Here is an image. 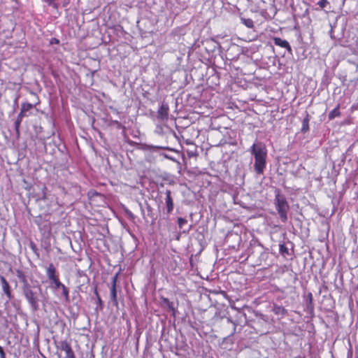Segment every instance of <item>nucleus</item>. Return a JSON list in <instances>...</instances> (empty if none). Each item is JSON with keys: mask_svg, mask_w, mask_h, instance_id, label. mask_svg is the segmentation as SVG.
Segmentation results:
<instances>
[{"mask_svg": "<svg viewBox=\"0 0 358 358\" xmlns=\"http://www.w3.org/2000/svg\"><path fill=\"white\" fill-rule=\"evenodd\" d=\"M341 115V113L339 111V106H338L336 108H334V110H332L329 113V120H333L334 119L335 117H339Z\"/></svg>", "mask_w": 358, "mask_h": 358, "instance_id": "ddd939ff", "label": "nucleus"}, {"mask_svg": "<svg viewBox=\"0 0 358 358\" xmlns=\"http://www.w3.org/2000/svg\"><path fill=\"white\" fill-rule=\"evenodd\" d=\"M50 44H59V41L56 38H52L50 39Z\"/></svg>", "mask_w": 358, "mask_h": 358, "instance_id": "5701e85b", "label": "nucleus"}, {"mask_svg": "<svg viewBox=\"0 0 358 358\" xmlns=\"http://www.w3.org/2000/svg\"><path fill=\"white\" fill-rule=\"evenodd\" d=\"M57 349L64 351L66 352V358H71L76 357L71 348V345L66 341H62L56 344Z\"/></svg>", "mask_w": 358, "mask_h": 358, "instance_id": "39448f33", "label": "nucleus"}, {"mask_svg": "<svg viewBox=\"0 0 358 358\" xmlns=\"http://www.w3.org/2000/svg\"><path fill=\"white\" fill-rule=\"evenodd\" d=\"M125 212L129 217L133 218V214L131 212L129 211L128 210H125Z\"/></svg>", "mask_w": 358, "mask_h": 358, "instance_id": "bb28decb", "label": "nucleus"}, {"mask_svg": "<svg viewBox=\"0 0 358 358\" xmlns=\"http://www.w3.org/2000/svg\"><path fill=\"white\" fill-rule=\"evenodd\" d=\"M61 289L62 290V295L64 297L65 301L69 302V295L68 288L64 285H63L62 286Z\"/></svg>", "mask_w": 358, "mask_h": 358, "instance_id": "f3484780", "label": "nucleus"}, {"mask_svg": "<svg viewBox=\"0 0 358 358\" xmlns=\"http://www.w3.org/2000/svg\"><path fill=\"white\" fill-rule=\"evenodd\" d=\"M308 122H309V118H308V115H307L306 117L304 118V120H303L302 129H301L302 131H306L308 130V129H309Z\"/></svg>", "mask_w": 358, "mask_h": 358, "instance_id": "6ab92c4d", "label": "nucleus"}, {"mask_svg": "<svg viewBox=\"0 0 358 358\" xmlns=\"http://www.w3.org/2000/svg\"><path fill=\"white\" fill-rule=\"evenodd\" d=\"M272 311L274 313V314L280 316L281 317H283L287 313V310L284 307L277 304H274L273 306Z\"/></svg>", "mask_w": 358, "mask_h": 358, "instance_id": "9b49d317", "label": "nucleus"}, {"mask_svg": "<svg viewBox=\"0 0 358 358\" xmlns=\"http://www.w3.org/2000/svg\"><path fill=\"white\" fill-rule=\"evenodd\" d=\"M187 220L184 219V218H182V217H179L178 219V227L180 229H182V227L187 224Z\"/></svg>", "mask_w": 358, "mask_h": 358, "instance_id": "412c9836", "label": "nucleus"}, {"mask_svg": "<svg viewBox=\"0 0 358 358\" xmlns=\"http://www.w3.org/2000/svg\"><path fill=\"white\" fill-rule=\"evenodd\" d=\"M33 107H34V105L31 103H22L20 112L18 114L17 117L15 122V129L16 134L17 135L20 134V124L22 121V118L24 117L28 116L27 113L28 111H29L30 110H31L33 108Z\"/></svg>", "mask_w": 358, "mask_h": 358, "instance_id": "20e7f679", "label": "nucleus"}, {"mask_svg": "<svg viewBox=\"0 0 358 358\" xmlns=\"http://www.w3.org/2000/svg\"><path fill=\"white\" fill-rule=\"evenodd\" d=\"M25 299L27 300L33 311L39 309V299L36 292H34L31 287L27 286L25 290L22 291Z\"/></svg>", "mask_w": 358, "mask_h": 358, "instance_id": "7ed1b4c3", "label": "nucleus"}, {"mask_svg": "<svg viewBox=\"0 0 358 358\" xmlns=\"http://www.w3.org/2000/svg\"><path fill=\"white\" fill-rule=\"evenodd\" d=\"M357 291H358V284H357Z\"/></svg>", "mask_w": 358, "mask_h": 358, "instance_id": "c756f323", "label": "nucleus"}, {"mask_svg": "<svg viewBox=\"0 0 358 358\" xmlns=\"http://www.w3.org/2000/svg\"><path fill=\"white\" fill-rule=\"evenodd\" d=\"M190 229H191V227H189L187 229V232H189V230H190Z\"/></svg>", "mask_w": 358, "mask_h": 358, "instance_id": "cd10ccee", "label": "nucleus"}, {"mask_svg": "<svg viewBox=\"0 0 358 358\" xmlns=\"http://www.w3.org/2000/svg\"><path fill=\"white\" fill-rule=\"evenodd\" d=\"M61 1H62L63 7H66L70 2V0H61Z\"/></svg>", "mask_w": 358, "mask_h": 358, "instance_id": "393cba45", "label": "nucleus"}, {"mask_svg": "<svg viewBox=\"0 0 358 358\" xmlns=\"http://www.w3.org/2000/svg\"><path fill=\"white\" fill-rule=\"evenodd\" d=\"M6 354L3 351V349L1 346H0V358H5Z\"/></svg>", "mask_w": 358, "mask_h": 358, "instance_id": "b1692460", "label": "nucleus"}, {"mask_svg": "<svg viewBox=\"0 0 358 358\" xmlns=\"http://www.w3.org/2000/svg\"><path fill=\"white\" fill-rule=\"evenodd\" d=\"M273 42L275 45L286 48L289 52L292 51L291 46L286 40L282 39L278 37H275L273 38Z\"/></svg>", "mask_w": 358, "mask_h": 358, "instance_id": "9d476101", "label": "nucleus"}, {"mask_svg": "<svg viewBox=\"0 0 358 358\" xmlns=\"http://www.w3.org/2000/svg\"><path fill=\"white\" fill-rule=\"evenodd\" d=\"M18 277L21 279V281L23 282L22 291L25 290L27 286L31 287V285L28 283L26 277L23 274L18 275Z\"/></svg>", "mask_w": 358, "mask_h": 358, "instance_id": "a211bd4d", "label": "nucleus"}, {"mask_svg": "<svg viewBox=\"0 0 358 358\" xmlns=\"http://www.w3.org/2000/svg\"><path fill=\"white\" fill-rule=\"evenodd\" d=\"M94 293H95V295L96 296L97 303H98V306L96 308V309L101 310L103 309V302H102V300H101V299L100 298V296L99 295V293L97 292L96 288L94 289Z\"/></svg>", "mask_w": 358, "mask_h": 358, "instance_id": "dca6fc26", "label": "nucleus"}, {"mask_svg": "<svg viewBox=\"0 0 358 358\" xmlns=\"http://www.w3.org/2000/svg\"><path fill=\"white\" fill-rule=\"evenodd\" d=\"M251 155L254 157V170L258 175L264 173L267 164V149L262 142H255L250 149Z\"/></svg>", "mask_w": 358, "mask_h": 358, "instance_id": "f257e3e1", "label": "nucleus"}, {"mask_svg": "<svg viewBox=\"0 0 358 358\" xmlns=\"http://www.w3.org/2000/svg\"><path fill=\"white\" fill-rule=\"evenodd\" d=\"M118 274L115 275L112 278L111 286L110 289V300L113 302V305L117 306V289H116V282L117 279Z\"/></svg>", "mask_w": 358, "mask_h": 358, "instance_id": "423d86ee", "label": "nucleus"}, {"mask_svg": "<svg viewBox=\"0 0 358 358\" xmlns=\"http://www.w3.org/2000/svg\"><path fill=\"white\" fill-rule=\"evenodd\" d=\"M328 3L327 0H320L317 4L321 8H324L326 7L327 4Z\"/></svg>", "mask_w": 358, "mask_h": 358, "instance_id": "4be33fe9", "label": "nucleus"}, {"mask_svg": "<svg viewBox=\"0 0 358 358\" xmlns=\"http://www.w3.org/2000/svg\"><path fill=\"white\" fill-rule=\"evenodd\" d=\"M135 148H136V149L138 148V147L137 146V145H136H136H135Z\"/></svg>", "mask_w": 358, "mask_h": 358, "instance_id": "c85d7f7f", "label": "nucleus"}, {"mask_svg": "<svg viewBox=\"0 0 358 358\" xmlns=\"http://www.w3.org/2000/svg\"><path fill=\"white\" fill-rule=\"evenodd\" d=\"M187 155L189 157L196 156V150L194 151H188Z\"/></svg>", "mask_w": 358, "mask_h": 358, "instance_id": "a878e982", "label": "nucleus"}, {"mask_svg": "<svg viewBox=\"0 0 358 358\" xmlns=\"http://www.w3.org/2000/svg\"><path fill=\"white\" fill-rule=\"evenodd\" d=\"M71 358H76V357H71Z\"/></svg>", "mask_w": 358, "mask_h": 358, "instance_id": "7c9ffc66", "label": "nucleus"}, {"mask_svg": "<svg viewBox=\"0 0 358 358\" xmlns=\"http://www.w3.org/2000/svg\"><path fill=\"white\" fill-rule=\"evenodd\" d=\"M171 193L170 190H166L165 192V194H166L165 201H166L168 213L171 212L173 208V203L172 198L171 196Z\"/></svg>", "mask_w": 358, "mask_h": 358, "instance_id": "f8f14e48", "label": "nucleus"}, {"mask_svg": "<svg viewBox=\"0 0 358 358\" xmlns=\"http://www.w3.org/2000/svg\"><path fill=\"white\" fill-rule=\"evenodd\" d=\"M275 203L276 209L282 222H286L287 220V211L289 210V205L284 196L278 194L275 196Z\"/></svg>", "mask_w": 358, "mask_h": 358, "instance_id": "f03ea898", "label": "nucleus"}, {"mask_svg": "<svg viewBox=\"0 0 358 358\" xmlns=\"http://www.w3.org/2000/svg\"><path fill=\"white\" fill-rule=\"evenodd\" d=\"M0 284L1 285L2 290L7 296L8 299H11L13 298V295L11 294L10 287L3 276L0 277Z\"/></svg>", "mask_w": 358, "mask_h": 358, "instance_id": "0eeeda50", "label": "nucleus"}, {"mask_svg": "<svg viewBox=\"0 0 358 358\" xmlns=\"http://www.w3.org/2000/svg\"><path fill=\"white\" fill-rule=\"evenodd\" d=\"M56 273L57 271L55 266L53 265V264L50 263L46 270V275L50 281L55 280L56 278H58L59 277L56 274Z\"/></svg>", "mask_w": 358, "mask_h": 358, "instance_id": "1a4fd4ad", "label": "nucleus"}, {"mask_svg": "<svg viewBox=\"0 0 358 358\" xmlns=\"http://www.w3.org/2000/svg\"><path fill=\"white\" fill-rule=\"evenodd\" d=\"M169 115V106L166 103H162L157 111V118L161 120H164L168 118Z\"/></svg>", "mask_w": 358, "mask_h": 358, "instance_id": "6e6552de", "label": "nucleus"}, {"mask_svg": "<svg viewBox=\"0 0 358 358\" xmlns=\"http://www.w3.org/2000/svg\"><path fill=\"white\" fill-rule=\"evenodd\" d=\"M162 301H163L164 305L167 308H169L170 310H171L174 313L175 308H174L173 302L169 301V300L166 298H163Z\"/></svg>", "mask_w": 358, "mask_h": 358, "instance_id": "4468645a", "label": "nucleus"}, {"mask_svg": "<svg viewBox=\"0 0 358 358\" xmlns=\"http://www.w3.org/2000/svg\"><path fill=\"white\" fill-rule=\"evenodd\" d=\"M241 21L244 25H245L248 28H252L254 26V22H253L252 20H251L250 18L246 19V18L241 17Z\"/></svg>", "mask_w": 358, "mask_h": 358, "instance_id": "2eb2a0df", "label": "nucleus"}, {"mask_svg": "<svg viewBox=\"0 0 358 358\" xmlns=\"http://www.w3.org/2000/svg\"><path fill=\"white\" fill-rule=\"evenodd\" d=\"M52 284H54V286L52 287L53 289H59V288H61L62 286L64 285L62 284L59 278H56L55 280H53L51 281Z\"/></svg>", "mask_w": 358, "mask_h": 358, "instance_id": "aec40b11", "label": "nucleus"}]
</instances>
